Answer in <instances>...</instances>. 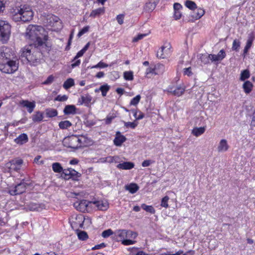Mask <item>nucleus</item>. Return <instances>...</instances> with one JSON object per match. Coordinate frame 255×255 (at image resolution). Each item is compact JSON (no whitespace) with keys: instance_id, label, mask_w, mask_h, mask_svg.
<instances>
[{"instance_id":"1","label":"nucleus","mask_w":255,"mask_h":255,"mask_svg":"<svg viewBox=\"0 0 255 255\" xmlns=\"http://www.w3.org/2000/svg\"><path fill=\"white\" fill-rule=\"evenodd\" d=\"M18 69L12 49L3 46L0 47V70L5 73L12 74Z\"/></svg>"},{"instance_id":"2","label":"nucleus","mask_w":255,"mask_h":255,"mask_svg":"<svg viewBox=\"0 0 255 255\" xmlns=\"http://www.w3.org/2000/svg\"><path fill=\"white\" fill-rule=\"evenodd\" d=\"M33 13L29 6L19 3L14 6L11 5L9 9L10 16L15 22H28L32 19Z\"/></svg>"},{"instance_id":"3","label":"nucleus","mask_w":255,"mask_h":255,"mask_svg":"<svg viewBox=\"0 0 255 255\" xmlns=\"http://www.w3.org/2000/svg\"><path fill=\"white\" fill-rule=\"evenodd\" d=\"M26 35L33 41V43H46L48 40V33L41 26L29 25L26 29Z\"/></svg>"},{"instance_id":"4","label":"nucleus","mask_w":255,"mask_h":255,"mask_svg":"<svg viewBox=\"0 0 255 255\" xmlns=\"http://www.w3.org/2000/svg\"><path fill=\"white\" fill-rule=\"evenodd\" d=\"M47 50L46 43L36 44L33 43V49L32 52L33 56H30V62L34 63L39 62L43 57V53Z\"/></svg>"},{"instance_id":"5","label":"nucleus","mask_w":255,"mask_h":255,"mask_svg":"<svg viewBox=\"0 0 255 255\" xmlns=\"http://www.w3.org/2000/svg\"><path fill=\"white\" fill-rule=\"evenodd\" d=\"M11 26L6 21L0 20V40L2 43H6L9 39Z\"/></svg>"},{"instance_id":"6","label":"nucleus","mask_w":255,"mask_h":255,"mask_svg":"<svg viewBox=\"0 0 255 255\" xmlns=\"http://www.w3.org/2000/svg\"><path fill=\"white\" fill-rule=\"evenodd\" d=\"M29 185L30 183L26 182V181L23 179L14 187H10L8 193L12 196L22 194L26 191L27 186Z\"/></svg>"},{"instance_id":"7","label":"nucleus","mask_w":255,"mask_h":255,"mask_svg":"<svg viewBox=\"0 0 255 255\" xmlns=\"http://www.w3.org/2000/svg\"><path fill=\"white\" fill-rule=\"evenodd\" d=\"M23 163V160L21 159H13L6 163L5 166L9 170L17 171L19 170Z\"/></svg>"},{"instance_id":"8","label":"nucleus","mask_w":255,"mask_h":255,"mask_svg":"<svg viewBox=\"0 0 255 255\" xmlns=\"http://www.w3.org/2000/svg\"><path fill=\"white\" fill-rule=\"evenodd\" d=\"M84 221V218L82 215H76L75 217H72L70 221L71 226L73 229L82 228Z\"/></svg>"},{"instance_id":"9","label":"nucleus","mask_w":255,"mask_h":255,"mask_svg":"<svg viewBox=\"0 0 255 255\" xmlns=\"http://www.w3.org/2000/svg\"><path fill=\"white\" fill-rule=\"evenodd\" d=\"M89 139L85 136H73L70 138V141L73 142H78L76 147L86 146L88 145Z\"/></svg>"},{"instance_id":"10","label":"nucleus","mask_w":255,"mask_h":255,"mask_svg":"<svg viewBox=\"0 0 255 255\" xmlns=\"http://www.w3.org/2000/svg\"><path fill=\"white\" fill-rule=\"evenodd\" d=\"M33 49V43L30 44L28 45L25 46L21 49V57H24L30 62V57L33 56V53L32 52V50Z\"/></svg>"},{"instance_id":"11","label":"nucleus","mask_w":255,"mask_h":255,"mask_svg":"<svg viewBox=\"0 0 255 255\" xmlns=\"http://www.w3.org/2000/svg\"><path fill=\"white\" fill-rule=\"evenodd\" d=\"M127 237V230H118L114 232L113 238L117 242H122Z\"/></svg>"},{"instance_id":"12","label":"nucleus","mask_w":255,"mask_h":255,"mask_svg":"<svg viewBox=\"0 0 255 255\" xmlns=\"http://www.w3.org/2000/svg\"><path fill=\"white\" fill-rule=\"evenodd\" d=\"M167 91L173 95L179 97L183 95L185 92V88L182 86H178L176 88L169 87Z\"/></svg>"},{"instance_id":"13","label":"nucleus","mask_w":255,"mask_h":255,"mask_svg":"<svg viewBox=\"0 0 255 255\" xmlns=\"http://www.w3.org/2000/svg\"><path fill=\"white\" fill-rule=\"evenodd\" d=\"M88 203H90V202H88L86 200H83L80 202H77L75 203L74 204V206L77 210H79L81 212H84L86 210Z\"/></svg>"},{"instance_id":"14","label":"nucleus","mask_w":255,"mask_h":255,"mask_svg":"<svg viewBox=\"0 0 255 255\" xmlns=\"http://www.w3.org/2000/svg\"><path fill=\"white\" fill-rule=\"evenodd\" d=\"M159 1V0H149L144 6V10L149 12L153 11Z\"/></svg>"},{"instance_id":"15","label":"nucleus","mask_w":255,"mask_h":255,"mask_svg":"<svg viewBox=\"0 0 255 255\" xmlns=\"http://www.w3.org/2000/svg\"><path fill=\"white\" fill-rule=\"evenodd\" d=\"M211 61L216 62L222 60L226 57V53L224 50H221L217 55L210 54Z\"/></svg>"},{"instance_id":"16","label":"nucleus","mask_w":255,"mask_h":255,"mask_svg":"<svg viewBox=\"0 0 255 255\" xmlns=\"http://www.w3.org/2000/svg\"><path fill=\"white\" fill-rule=\"evenodd\" d=\"M90 203L94 204L100 210H106L109 207L108 203L107 201H92L90 202Z\"/></svg>"},{"instance_id":"17","label":"nucleus","mask_w":255,"mask_h":255,"mask_svg":"<svg viewBox=\"0 0 255 255\" xmlns=\"http://www.w3.org/2000/svg\"><path fill=\"white\" fill-rule=\"evenodd\" d=\"M229 146L226 139H222L220 140L217 147L218 152H225L229 149Z\"/></svg>"},{"instance_id":"18","label":"nucleus","mask_w":255,"mask_h":255,"mask_svg":"<svg viewBox=\"0 0 255 255\" xmlns=\"http://www.w3.org/2000/svg\"><path fill=\"white\" fill-rule=\"evenodd\" d=\"M21 105L27 108V111L29 113H31L35 106V102H29L27 100H22L20 102Z\"/></svg>"},{"instance_id":"19","label":"nucleus","mask_w":255,"mask_h":255,"mask_svg":"<svg viewBox=\"0 0 255 255\" xmlns=\"http://www.w3.org/2000/svg\"><path fill=\"white\" fill-rule=\"evenodd\" d=\"M134 164L131 162H124L117 165V167L120 169L129 170L133 168Z\"/></svg>"},{"instance_id":"20","label":"nucleus","mask_w":255,"mask_h":255,"mask_svg":"<svg viewBox=\"0 0 255 255\" xmlns=\"http://www.w3.org/2000/svg\"><path fill=\"white\" fill-rule=\"evenodd\" d=\"M126 140V138L123 135L120 134V132L117 133V136L114 140V144L116 146H121L123 142Z\"/></svg>"},{"instance_id":"21","label":"nucleus","mask_w":255,"mask_h":255,"mask_svg":"<svg viewBox=\"0 0 255 255\" xmlns=\"http://www.w3.org/2000/svg\"><path fill=\"white\" fill-rule=\"evenodd\" d=\"M28 138L26 134L22 133L14 139V142L18 144L22 145L28 141Z\"/></svg>"},{"instance_id":"22","label":"nucleus","mask_w":255,"mask_h":255,"mask_svg":"<svg viewBox=\"0 0 255 255\" xmlns=\"http://www.w3.org/2000/svg\"><path fill=\"white\" fill-rule=\"evenodd\" d=\"M76 108L73 105H66L63 110V113L65 115H73L76 113Z\"/></svg>"},{"instance_id":"23","label":"nucleus","mask_w":255,"mask_h":255,"mask_svg":"<svg viewBox=\"0 0 255 255\" xmlns=\"http://www.w3.org/2000/svg\"><path fill=\"white\" fill-rule=\"evenodd\" d=\"M59 18L53 14H49L46 17V21L45 22L49 26H53L54 23L58 22Z\"/></svg>"},{"instance_id":"24","label":"nucleus","mask_w":255,"mask_h":255,"mask_svg":"<svg viewBox=\"0 0 255 255\" xmlns=\"http://www.w3.org/2000/svg\"><path fill=\"white\" fill-rule=\"evenodd\" d=\"M196 11H194L193 14L191 15L192 19L197 20L200 19L205 13V11L201 8H197Z\"/></svg>"},{"instance_id":"25","label":"nucleus","mask_w":255,"mask_h":255,"mask_svg":"<svg viewBox=\"0 0 255 255\" xmlns=\"http://www.w3.org/2000/svg\"><path fill=\"white\" fill-rule=\"evenodd\" d=\"M205 127L194 128L192 131V133L195 136H199L204 133Z\"/></svg>"},{"instance_id":"26","label":"nucleus","mask_w":255,"mask_h":255,"mask_svg":"<svg viewBox=\"0 0 255 255\" xmlns=\"http://www.w3.org/2000/svg\"><path fill=\"white\" fill-rule=\"evenodd\" d=\"M253 84L249 81H246L243 85V88L244 89V92L246 94L250 93L253 89Z\"/></svg>"},{"instance_id":"27","label":"nucleus","mask_w":255,"mask_h":255,"mask_svg":"<svg viewBox=\"0 0 255 255\" xmlns=\"http://www.w3.org/2000/svg\"><path fill=\"white\" fill-rule=\"evenodd\" d=\"M125 188L127 190L132 194L135 193L139 189L138 186L135 183H131L129 185H126Z\"/></svg>"},{"instance_id":"28","label":"nucleus","mask_w":255,"mask_h":255,"mask_svg":"<svg viewBox=\"0 0 255 255\" xmlns=\"http://www.w3.org/2000/svg\"><path fill=\"white\" fill-rule=\"evenodd\" d=\"M105 12V8L100 7L97 9L93 10L90 14V17H95L97 16H99L101 14L104 13Z\"/></svg>"},{"instance_id":"29","label":"nucleus","mask_w":255,"mask_h":255,"mask_svg":"<svg viewBox=\"0 0 255 255\" xmlns=\"http://www.w3.org/2000/svg\"><path fill=\"white\" fill-rule=\"evenodd\" d=\"M45 114L47 117L53 118L57 116L58 112L56 109L48 108L45 110Z\"/></svg>"},{"instance_id":"30","label":"nucleus","mask_w":255,"mask_h":255,"mask_svg":"<svg viewBox=\"0 0 255 255\" xmlns=\"http://www.w3.org/2000/svg\"><path fill=\"white\" fill-rule=\"evenodd\" d=\"M32 119L34 122H40L43 119V113L40 112H37L32 115Z\"/></svg>"},{"instance_id":"31","label":"nucleus","mask_w":255,"mask_h":255,"mask_svg":"<svg viewBox=\"0 0 255 255\" xmlns=\"http://www.w3.org/2000/svg\"><path fill=\"white\" fill-rule=\"evenodd\" d=\"M81 99L82 100L81 104H85L87 106H88L89 104L91 103L92 97L90 95L87 94L84 96H82L81 97Z\"/></svg>"},{"instance_id":"32","label":"nucleus","mask_w":255,"mask_h":255,"mask_svg":"<svg viewBox=\"0 0 255 255\" xmlns=\"http://www.w3.org/2000/svg\"><path fill=\"white\" fill-rule=\"evenodd\" d=\"M200 59L201 62L204 64H207L210 63L211 60L210 54H202L200 55Z\"/></svg>"},{"instance_id":"33","label":"nucleus","mask_w":255,"mask_h":255,"mask_svg":"<svg viewBox=\"0 0 255 255\" xmlns=\"http://www.w3.org/2000/svg\"><path fill=\"white\" fill-rule=\"evenodd\" d=\"M70 173V178L75 181H78L79 177L81 176V173L71 168Z\"/></svg>"},{"instance_id":"34","label":"nucleus","mask_w":255,"mask_h":255,"mask_svg":"<svg viewBox=\"0 0 255 255\" xmlns=\"http://www.w3.org/2000/svg\"><path fill=\"white\" fill-rule=\"evenodd\" d=\"M28 209L30 211H40L42 207H41V205L39 204L31 203L28 205Z\"/></svg>"},{"instance_id":"35","label":"nucleus","mask_w":255,"mask_h":255,"mask_svg":"<svg viewBox=\"0 0 255 255\" xmlns=\"http://www.w3.org/2000/svg\"><path fill=\"white\" fill-rule=\"evenodd\" d=\"M185 5L189 9L194 11L196 10V9H197V5L195 3V2L190 0H186L185 1Z\"/></svg>"},{"instance_id":"36","label":"nucleus","mask_w":255,"mask_h":255,"mask_svg":"<svg viewBox=\"0 0 255 255\" xmlns=\"http://www.w3.org/2000/svg\"><path fill=\"white\" fill-rule=\"evenodd\" d=\"M58 126L60 128L64 129L70 128L72 126V124L69 121H64L59 123Z\"/></svg>"},{"instance_id":"37","label":"nucleus","mask_w":255,"mask_h":255,"mask_svg":"<svg viewBox=\"0 0 255 255\" xmlns=\"http://www.w3.org/2000/svg\"><path fill=\"white\" fill-rule=\"evenodd\" d=\"M52 168L53 171L56 173H61L63 171V167L58 162L53 163L52 165Z\"/></svg>"},{"instance_id":"38","label":"nucleus","mask_w":255,"mask_h":255,"mask_svg":"<svg viewBox=\"0 0 255 255\" xmlns=\"http://www.w3.org/2000/svg\"><path fill=\"white\" fill-rule=\"evenodd\" d=\"M78 238L80 240L85 241L88 238L87 233L84 231H77Z\"/></svg>"},{"instance_id":"39","label":"nucleus","mask_w":255,"mask_h":255,"mask_svg":"<svg viewBox=\"0 0 255 255\" xmlns=\"http://www.w3.org/2000/svg\"><path fill=\"white\" fill-rule=\"evenodd\" d=\"M192 252V251H189L183 254V251L182 250H179L178 252L173 254H170L168 253H164L162 254L161 255H193Z\"/></svg>"},{"instance_id":"40","label":"nucleus","mask_w":255,"mask_h":255,"mask_svg":"<svg viewBox=\"0 0 255 255\" xmlns=\"http://www.w3.org/2000/svg\"><path fill=\"white\" fill-rule=\"evenodd\" d=\"M61 176L62 178L65 180H68L70 179V168L68 169H63V171L61 172Z\"/></svg>"},{"instance_id":"41","label":"nucleus","mask_w":255,"mask_h":255,"mask_svg":"<svg viewBox=\"0 0 255 255\" xmlns=\"http://www.w3.org/2000/svg\"><path fill=\"white\" fill-rule=\"evenodd\" d=\"M254 39L255 37L254 36V34L253 33L250 34L249 35L248 39L247 40L245 47L250 49L252 46Z\"/></svg>"},{"instance_id":"42","label":"nucleus","mask_w":255,"mask_h":255,"mask_svg":"<svg viewBox=\"0 0 255 255\" xmlns=\"http://www.w3.org/2000/svg\"><path fill=\"white\" fill-rule=\"evenodd\" d=\"M110 89V87L107 84H105L99 88V90L101 91L102 95L103 97H105L107 95V94Z\"/></svg>"},{"instance_id":"43","label":"nucleus","mask_w":255,"mask_h":255,"mask_svg":"<svg viewBox=\"0 0 255 255\" xmlns=\"http://www.w3.org/2000/svg\"><path fill=\"white\" fill-rule=\"evenodd\" d=\"M74 85V80L72 78H69L65 81L63 84V87L65 89H68L72 86Z\"/></svg>"},{"instance_id":"44","label":"nucleus","mask_w":255,"mask_h":255,"mask_svg":"<svg viewBox=\"0 0 255 255\" xmlns=\"http://www.w3.org/2000/svg\"><path fill=\"white\" fill-rule=\"evenodd\" d=\"M250 76V71L248 69H246L242 71L240 76V80L244 81L248 79Z\"/></svg>"},{"instance_id":"45","label":"nucleus","mask_w":255,"mask_h":255,"mask_svg":"<svg viewBox=\"0 0 255 255\" xmlns=\"http://www.w3.org/2000/svg\"><path fill=\"white\" fill-rule=\"evenodd\" d=\"M124 78L126 80L132 81L133 79V73L131 71H126L124 73Z\"/></svg>"},{"instance_id":"46","label":"nucleus","mask_w":255,"mask_h":255,"mask_svg":"<svg viewBox=\"0 0 255 255\" xmlns=\"http://www.w3.org/2000/svg\"><path fill=\"white\" fill-rule=\"evenodd\" d=\"M141 207L144 210L151 214H154L155 212V209L152 206H148L145 204H142Z\"/></svg>"},{"instance_id":"47","label":"nucleus","mask_w":255,"mask_h":255,"mask_svg":"<svg viewBox=\"0 0 255 255\" xmlns=\"http://www.w3.org/2000/svg\"><path fill=\"white\" fill-rule=\"evenodd\" d=\"M123 122L125 127H126L127 128H131L132 129L135 128L138 125V122H137L136 121H134L133 122Z\"/></svg>"},{"instance_id":"48","label":"nucleus","mask_w":255,"mask_h":255,"mask_svg":"<svg viewBox=\"0 0 255 255\" xmlns=\"http://www.w3.org/2000/svg\"><path fill=\"white\" fill-rule=\"evenodd\" d=\"M241 42L238 39H235L233 43L232 49L236 51H238L240 47Z\"/></svg>"},{"instance_id":"49","label":"nucleus","mask_w":255,"mask_h":255,"mask_svg":"<svg viewBox=\"0 0 255 255\" xmlns=\"http://www.w3.org/2000/svg\"><path fill=\"white\" fill-rule=\"evenodd\" d=\"M141 97L139 95L136 96L135 97L132 98L130 102V105L136 106L139 102Z\"/></svg>"},{"instance_id":"50","label":"nucleus","mask_w":255,"mask_h":255,"mask_svg":"<svg viewBox=\"0 0 255 255\" xmlns=\"http://www.w3.org/2000/svg\"><path fill=\"white\" fill-rule=\"evenodd\" d=\"M165 47L164 46H162L159 50L157 51L156 56L158 58H165V55L164 54L163 50Z\"/></svg>"},{"instance_id":"51","label":"nucleus","mask_w":255,"mask_h":255,"mask_svg":"<svg viewBox=\"0 0 255 255\" xmlns=\"http://www.w3.org/2000/svg\"><path fill=\"white\" fill-rule=\"evenodd\" d=\"M111 235H114V232L111 229L105 230L102 232V237L104 238H108Z\"/></svg>"},{"instance_id":"52","label":"nucleus","mask_w":255,"mask_h":255,"mask_svg":"<svg viewBox=\"0 0 255 255\" xmlns=\"http://www.w3.org/2000/svg\"><path fill=\"white\" fill-rule=\"evenodd\" d=\"M169 199L168 196H166L164 197L161 200V206L165 208H167L168 207V201Z\"/></svg>"},{"instance_id":"53","label":"nucleus","mask_w":255,"mask_h":255,"mask_svg":"<svg viewBox=\"0 0 255 255\" xmlns=\"http://www.w3.org/2000/svg\"><path fill=\"white\" fill-rule=\"evenodd\" d=\"M68 98V96L66 95H64L63 96L59 95L55 98L54 101L64 102L67 100Z\"/></svg>"},{"instance_id":"54","label":"nucleus","mask_w":255,"mask_h":255,"mask_svg":"<svg viewBox=\"0 0 255 255\" xmlns=\"http://www.w3.org/2000/svg\"><path fill=\"white\" fill-rule=\"evenodd\" d=\"M146 76L148 77V75L150 74H154L155 75L158 74V73L156 72L155 69L152 68H148L146 70Z\"/></svg>"},{"instance_id":"55","label":"nucleus","mask_w":255,"mask_h":255,"mask_svg":"<svg viewBox=\"0 0 255 255\" xmlns=\"http://www.w3.org/2000/svg\"><path fill=\"white\" fill-rule=\"evenodd\" d=\"M89 26H86L83 27L78 33L77 36L80 37L85 33L87 32L89 29Z\"/></svg>"},{"instance_id":"56","label":"nucleus","mask_w":255,"mask_h":255,"mask_svg":"<svg viewBox=\"0 0 255 255\" xmlns=\"http://www.w3.org/2000/svg\"><path fill=\"white\" fill-rule=\"evenodd\" d=\"M137 236V234L132 231L127 230V238L135 239Z\"/></svg>"},{"instance_id":"57","label":"nucleus","mask_w":255,"mask_h":255,"mask_svg":"<svg viewBox=\"0 0 255 255\" xmlns=\"http://www.w3.org/2000/svg\"><path fill=\"white\" fill-rule=\"evenodd\" d=\"M108 66V65L103 62L102 61H100L97 65H94L91 67V68H106Z\"/></svg>"},{"instance_id":"58","label":"nucleus","mask_w":255,"mask_h":255,"mask_svg":"<svg viewBox=\"0 0 255 255\" xmlns=\"http://www.w3.org/2000/svg\"><path fill=\"white\" fill-rule=\"evenodd\" d=\"M155 70H159L160 71L157 72L158 74L159 73H162L164 71V66L162 64H158L155 66Z\"/></svg>"},{"instance_id":"59","label":"nucleus","mask_w":255,"mask_h":255,"mask_svg":"<svg viewBox=\"0 0 255 255\" xmlns=\"http://www.w3.org/2000/svg\"><path fill=\"white\" fill-rule=\"evenodd\" d=\"M54 77L53 75H50L48 77L47 79L43 83L44 85H49L51 84L54 81Z\"/></svg>"},{"instance_id":"60","label":"nucleus","mask_w":255,"mask_h":255,"mask_svg":"<svg viewBox=\"0 0 255 255\" xmlns=\"http://www.w3.org/2000/svg\"><path fill=\"white\" fill-rule=\"evenodd\" d=\"M147 35L146 34H139L137 36L134 37L132 39V42H136L138 40L142 39L143 37Z\"/></svg>"},{"instance_id":"61","label":"nucleus","mask_w":255,"mask_h":255,"mask_svg":"<svg viewBox=\"0 0 255 255\" xmlns=\"http://www.w3.org/2000/svg\"><path fill=\"white\" fill-rule=\"evenodd\" d=\"M122 244L125 246H128L133 245L135 243V241L131 240H125L124 239L122 242Z\"/></svg>"},{"instance_id":"62","label":"nucleus","mask_w":255,"mask_h":255,"mask_svg":"<svg viewBox=\"0 0 255 255\" xmlns=\"http://www.w3.org/2000/svg\"><path fill=\"white\" fill-rule=\"evenodd\" d=\"M154 161L151 160H145L142 162L141 165L143 167H147L149 166L151 164L154 163Z\"/></svg>"},{"instance_id":"63","label":"nucleus","mask_w":255,"mask_h":255,"mask_svg":"<svg viewBox=\"0 0 255 255\" xmlns=\"http://www.w3.org/2000/svg\"><path fill=\"white\" fill-rule=\"evenodd\" d=\"M124 14H119L117 16V20L118 21V22L120 24H122L124 22Z\"/></svg>"},{"instance_id":"64","label":"nucleus","mask_w":255,"mask_h":255,"mask_svg":"<svg viewBox=\"0 0 255 255\" xmlns=\"http://www.w3.org/2000/svg\"><path fill=\"white\" fill-rule=\"evenodd\" d=\"M183 73L184 75L190 76L192 74L191 67L186 68L183 69Z\"/></svg>"}]
</instances>
